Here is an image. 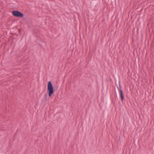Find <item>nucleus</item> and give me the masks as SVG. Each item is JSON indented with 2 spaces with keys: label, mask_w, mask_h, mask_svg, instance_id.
<instances>
[{
  "label": "nucleus",
  "mask_w": 154,
  "mask_h": 154,
  "mask_svg": "<svg viewBox=\"0 0 154 154\" xmlns=\"http://www.w3.org/2000/svg\"><path fill=\"white\" fill-rule=\"evenodd\" d=\"M47 91L49 97H51L54 92V87L51 81L48 82L47 84Z\"/></svg>",
  "instance_id": "1"
},
{
  "label": "nucleus",
  "mask_w": 154,
  "mask_h": 154,
  "mask_svg": "<svg viewBox=\"0 0 154 154\" xmlns=\"http://www.w3.org/2000/svg\"><path fill=\"white\" fill-rule=\"evenodd\" d=\"M12 14L14 16L17 17H22L24 16L23 13L18 11H13L12 12Z\"/></svg>",
  "instance_id": "2"
},
{
  "label": "nucleus",
  "mask_w": 154,
  "mask_h": 154,
  "mask_svg": "<svg viewBox=\"0 0 154 154\" xmlns=\"http://www.w3.org/2000/svg\"><path fill=\"white\" fill-rule=\"evenodd\" d=\"M119 92L120 96L122 101L124 99V96L123 92L122 90H120Z\"/></svg>",
  "instance_id": "3"
},
{
  "label": "nucleus",
  "mask_w": 154,
  "mask_h": 154,
  "mask_svg": "<svg viewBox=\"0 0 154 154\" xmlns=\"http://www.w3.org/2000/svg\"><path fill=\"white\" fill-rule=\"evenodd\" d=\"M119 87H117V88H118V89L119 90V92L120 91V90H121V85H120V81H119Z\"/></svg>",
  "instance_id": "4"
}]
</instances>
